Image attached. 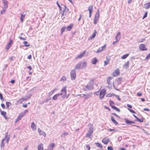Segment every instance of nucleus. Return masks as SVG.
Here are the masks:
<instances>
[{"mask_svg": "<svg viewBox=\"0 0 150 150\" xmlns=\"http://www.w3.org/2000/svg\"><path fill=\"white\" fill-rule=\"evenodd\" d=\"M66 88V87H64L61 90L62 93H60L54 95L52 97L53 100H57L58 99V98H59V96H62V95H63L62 96V98H64L66 96L67 90Z\"/></svg>", "mask_w": 150, "mask_h": 150, "instance_id": "1", "label": "nucleus"}, {"mask_svg": "<svg viewBox=\"0 0 150 150\" xmlns=\"http://www.w3.org/2000/svg\"><path fill=\"white\" fill-rule=\"evenodd\" d=\"M87 63L86 62H81L78 63L76 66L75 69H82L86 67Z\"/></svg>", "mask_w": 150, "mask_h": 150, "instance_id": "2", "label": "nucleus"}, {"mask_svg": "<svg viewBox=\"0 0 150 150\" xmlns=\"http://www.w3.org/2000/svg\"><path fill=\"white\" fill-rule=\"evenodd\" d=\"M77 95L79 96L80 97L83 98L86 100H87L91 98L93 95V93L91 92L86 94H82Z\"/></svg>", "mask_w": 150, "mask_h": 150, "instance_id": "3", "label": "nucleus"}, {"mask_svg": "<svg viewBox=\"0 0 150 150\" xmlns=\"http://www.w3.org/2000/svg\"><path fill=\"white\" fill-rule=\"evenodd\" d=\"M88 126H89V129L88 130V133L86 135V137L90 138L91 136L93 133V125L92 124H89Z\"/></svg>", "mask_w": 150, "mask_h": 150, "instance_id": "4", "label": "nucleus"}, {"mask_svg": "<svg viewBox=\"0 0 150 150\" xmlns=\"http://www.w3.org/2000/svg\"><path fill=\"white\" fill-rule=\"evenodd\" d=\"M99 10L98 9L96 12L93 20V23L94 24H97L99 20Z\"/></svg>", "mask_w": 150, "mask_h": 150, "instance_id": "5", "label": "nucleus"}, {"mask_svg": "<svg viewBox=\"0 0 150 150\" xmlns=\"http://www.w3.org/2000/svg\"><path fill=\"white\" fill-rule=\"evenodd\" d=\"M71 79L73 80L75 79L76 77V71L75 69L72 70L70 72Z\"/></svg>", "mask_w": 150, "mask_h": 150, "instance_id": "6", "label": "nucleus"}, {"mask_svg": "<svg viewBox=\"0 0 150 150\" xmlns=\"http://www.w3.org/2000/svg\"><path fill=\"white\" fill-rule=\"evenodd\" d=\"M106 93V91L105 89H103L101 90L100 91V100H102L104 96Z\"/></svg>", "mask_w": 150, "mask_h": 150, "instance_id": "7", "label": "nucleus"}, {"mask_svg": "<svg viewBox=\"0 0 150 150\" xmlns=\"http://www.w3.org/2000/svg\"><path fill=\"white\" fill-rule=\"evenodd\" d=\"M112 79H113V78L111 76H109V77L107 79V83L109 85H110V86H108L107 87L108 88H109L110 89L112 88V86L111 85L112 83L110 82V80H112Z\"/></svg>", "mask_w": 150, "mask_h": 150, "instance_id": "8", "label": "nucleus"}, {"mask_svg": "<svg viewBox=\"0 0 150 150\" xmlns=\"http://www.w3.org/2000/svg\"><path fill=\"white\" fill-rule=\"evenodd\" d=\"M84 87L85 88L83 89V90L87 91L92 89L93 88V86L90 84H88V85L85 86Z\"/></svg>", "mask_w": 150, "mask_h": 150, "instance_id": "9", "label": "nucleus"}, {"mask_svg": "<svg viewBox=\"0 0 150 150\" xmlns=\"http://www.w3.org/2000/svg\"><path fill=\"white\" fill-rule=\"evenodd\" d=\"M120 72L118 69H116L115 71L112 73V75L113 76H117L119 75Z\"/></svg>", "mask_w": 150, "mask_h": 150, "instance_id": "10", "label": "nucleus"}, {"mask_svg": "<svg viewBox=\"0 0 150 150\" xmlns=\"http://www.w3.org/2000/svg\"><path fill=\"white\" fill-rule=\"evenodd\" d=\"M0 112L1 113V115L4 117L5 120H8L9 119V118L7 117L6 116V112L5 111H2L1 109H0Z\"/></svg>", "mask_w": 150, "mask_h": 150, "instance_id": "11", "label": "nucleus"}, {"mask_svg": "<svg viewBox=\"0 0 150 150\" xmlns=\"http://www.w3.org/2000/svg\"><path fill=\"white\" fill-rule=\"evenodd\" d=\"M10 138V136L9 135H8V132H7L5 133V137L3 139H4V141L6 139V142L7 143H8L9 142V140Z\"/></svg>", "mask_w": 150, "mask_h": 150, "instance_id": "12", "label": "nucleus"}, {"mask_svg": "<svg viewBox=\"0 0 150 150\" xmlns=\"http://www.w3.org/2000/svg\"><path fill=\"white\" fill-rule=\"evenodd\" d=\"M93 6L92 5L88 7V10L89 11V17L91 18V16L92 13L93 11Z\"/></svg>", "mask_w": 150, "mask_h": 150, "instance_id": "13", "label": "nucleus"}, {"mask_svg": "<svg viewBox=\"0 0 150 150\" xmlns=\"http://www.w3.org/2000/svg\"><path fill=\"white\" fill-rule=\"evenodd\" d=\"M139 49L142 51H145L147 50V49L145 45L143 44H141L139 45Z\"/></svg>", "mask_w": 150, "mask_h": 150, "instance_id": "14", "label": "nucleus"}, {"mask_svg": "<svg viewBox=\"0 0 150 150\" xmlns=\"http://www.w3.org/2000/svg\"><path fill=\"white\" fill-rule=\"evenodd\" d=\"M2 2L4 4V8H7L8 7V2L6 0H2Z\"/></svg>", "mask_w": 150, "mask_h": 150, "instance_id": "15", "label": "nucleus"}, {"mask_svg": "<svg viewBox=\"0 0 150 150\" xmlns=\"http://www.w3.org/2000/svg\"><path fill=\"white\" fill-rule=\"evenodd\" d=\"M31 96V95L29 96L28 97V98H21L18 100V102L19 103H22L23 101L25 100L26 99H28L30 98Z\"/></svg>", "mask_w": 150, "mask_h": 150, "instance_id": "16", "label": "nucleus"}, {"mask_svg": "<svg viewBox=\"0 0 150 150\" xmlns=\"http://www.w3.org/2000/svg\"><path fill=\"white\" fill-rule=\"evenodd\" d=\"M38 131L40 135H43L45 137L46 136V135L44 131H42L39 128L38 129Z\"/></svg>", "mask_w": 150, "mask_h": 150, "instance_id": "17", "label": "nucleus"}, {"mask_svg": "<svg viewBox=\"0 0 150 150\" xmlns=\"http://www.w3.org/2000/svg\"><path fill=\"white\" fill-rule=\"evenodd\" d=\"M124 120L125 121V123L127 124H129L131 123L134 124L135 123L134 122L129 121L126 118H124Z\"/></svg>", "mask_w": 150, "mask_h": 150, "instance_id": "18", "label": "nucleus"}, {"mask_svg": "<svg viewBox=\"0 0 150 150\" xmlns=\"http://www.w3.org/2000/svg\"><path fill=\"white\" fill-rule=\"evenodd\" d=\"M144 8L146 9H149L150 8V2L145 4L144 5Z\"/></svg>", "mask_w": 150, "mask_h": 150, "instance_id": "19", "label": "nucleus"}, {"mask_svg": "<svg viewBox=\"0 0 150 150\" xmlns=\"http://www.w3.org/2000/svg\"><path fill=\"white\" fill-rule=\"evenodd\" d=\"M109 141V140L108 138H105L103 139L102 142L103 143L105 144H107L108 143Z\"/></svg>", "mask_w": 150, "mask_h": 150, "instance_id": "20", "label": "nucleus"}, {"mask_svg": "<svg viewBox=\"0 0 150 150\" xmlns=\"http://www.w3.org/2000/svg\"><path fill=\"white\" fill-rule=\"evenodd\" d=\"M43 146V144L42 143L39 144L38 146V150H44Z\"/></svg>", "mask_w": 150, "mask_h": 150, "instance_id": "21", "label": "nucleus"}, {"mask_svg": "<svg viewBox=\"0 0 150 150\" xmlns=\"http://www.w3.org/2000/svg\"><path fill=\"white\" fill-rule=\"evenodd\" d=\"M54 145V144L53 143L50 144L48 147L47 150H53Z\"/></svg>", "mask_w": 150, "mask_h": 150, "instance_id": "22", "label": "nucleus"}, {"mask_svg": "<svg viewBox=\"0 0 150 150\" xmlns=\"http://www.w3.org/2000/svg\"><path fill=\"white\" fill-rule=\"evenodd\" d=\"M122 80V79L121 78H119L117 79L116 80V85H118L121 83V81Z\"/></svg>", "mask_w": 150, "mask_h": 150, "instance_id": "23", "label": "nucleus"}, {"mask_svg": "<svg viewBox=\"0 0 150 150\" xmlns=\"http://www.w3.org/2000/svg\"><path fill=\"white\" fill-rule=\"evenodd\" d=\"M85 51L81 53L76 58V59H77L78 58H81L83 56V55L85 54Z\"/></svg>", "mask_w": 150, "mask_h": 150, "instance_id": "24", "label": "nucleus"}, {"mask_svg": "<svg viewBox=\"0 0 150 150\" xmlns=\"http://www.w3.org/2000/svg\"><path fill=\"white\" fill-rule=\"evenodd\" d=\"M98 61L97 59L96 58H93L92 59V63L93 64H95Z\"/></svg>", "mask_w": 150, "mask_h": 150, "instance_id": "25", "label": "nucleus"}, {"mask_svg": "<svg viewBox=\"0 0 150 150\" xmlns=\"http://www.w3.org/2000/svg\"><path fill=\"white\" fill-rule=\"evenodd\" d=\"M57 90V88H54L53 90L51 91L49 93L48 96H50L53 93L56 91Z\"/></svg>", "mask_w": 150, "mask_h": 150, "instance_id": "26", "label": "nucleus"}, {"mask_svg": "<svg viewBox=\"0 0 150 150\" xmlns=\"http://www.w3.org/2000/svg\"><path fill=\"white\" fill-rule=\"evenodd\" d=\"M31 127L33 130L34 131L36 129V126L34 124V122H33L31 123Z\"/></svg>", "mask_w": 150, "mask_h": 150, "instance_id": "27", "label": "nucleus"}, {"mask_svg": "<svg viewBox=\"0 0 150 150\" xmlns=\"http://www.w3.org/2000/svg\"><path fill=\"white\" fill-rule=\"evenodd\" d=\"M111 120L112 122L116 125H118V123L114 119L113 117L112 116L111 117Z\"/></svg>", "mask_w": 150, "mask_h": 150, "instance_id": "28", "label": "nucleus"}, {"mask_svg": "<svg viewBox=\"0 0 150 150\" xmlns=\"http://www.w3.org/2000/svg\"><path fill=\"white\" fill-rule=\"evenodd\" d=\"M111 120L112 122L116 125H118V123L114 119L113 117L112 116L111 117Z\"/></svg>", "mask_w": 150, "mask_h": 150, "instance_id": "29", "label": "nucleus"}, {"mask_svg": "<svg viewBox=\"0 0 150 150\" xmlns=\"http://www.w3.org/2000/svg\"><path fill=\"white\" fill-rule=\"evenodd\" d=\"M111 120L112 122L116 125H118V123L114 119L113 117L112 116L111 117Z\"/></svg>", "mask_w": 150, "mask_h": 150, "instance_id": "30", "label": "nucleus"}, {"mask_svg": "<svg viewBox=\"0 0 150 150\" xmlns=\"http://www.w3.org/2000/svg\"><path fill=\"white\" fill-rule=\"evenodd\" d=\"M73 26V24H71L69 25L66 27V29L67 31H70L72 29Z\"/></svg>", "mask_w": 150, "mask_h": 150, "instance_id": "31", "label": "nucleus"}, {"mask_svg": "<svg viewBox=\"0 0 150 150\" xmlns=\"http://www.w3.org/2000/svg\"><path fill=\"white\" fill-rule=\"evenodd\" d=\"M6 108L8 109V110L9 109V108L10 106L11 105V103L10 102L6 101Z\"/></svg>", "mask_w": 150, "mask_h": 150, "instance_id": "32", "label": "nucleus"}, {"mask_svg": "<svg viewBox=\"0 0 150 150\" xmlns=\"http://www.w3.org/2000/svg\"><path fill=\"white\" fill-rule=\"evenodd\" d=\"M129 61H128L123 65V67L126 69H128L129 67Z\"/></svg>", "mask_w": 150, "mask_h": 150, "instance_id": "33", "label": "nucleus"}, {"mask_svg": "<svg viewBox=\"0 0 150 150\" xmlns=\"http://www.w3.org/2000/svg\"><path fill=\"white\" fill-rule=\"evenodd\" d=\"M21 21L22 22L25 16V14L23 15L21 13Z\"/></svg>", "mask_w": 150, "mask_h": 150, "instance_id": "34", "label": "nucleus"}, {"mask_svg": "<svg viewBox=\"0 0 150 150\" xmlns=\"http://www.w3.org/2000/svg\"><path fill=\"white\" fill-rule=\"evenodd\" d=\"M95 144L98 147H99L100 148H103L102 145L100 144L98 142H97L95 143Z\"/></svg>", "mask_w": 150, "mask_h": 150, "instance_id": "35", "label": "nucleus"}, {"mask_svg": "<svg viewBox=\"0 0 150 150\" xmlns=\"http://www.w3.org/2000/svg\"><path fill=\"white\" fill-rule=\"evenodd\" d=\"M120 38H115L116 40L113 42V45H114L116 44L120 40Z\"/></svg>", "mask_w": 150, "mask_h": 150, "instance_id": "36", "label": "nucleus"}, {"mask_svg": "<svg viewBox=\"0 0 150 150\" xmlns=\"http://www.w3.org/2000/svg\"><path fill=\"white\" fill-rule=\"evenodd\" d=\"M112 108L115 109V110H116V111H117L118 112H120V110L115 106H112Z\"/></svg>", "mask_w": 150, "mask_h": 150, "instance_id": "37", "label": "nucleus"}, {"mask_svg": "<svg viewBox=\"0 0 150 150\" xmlns=\"http://www.w3.org/2000/svg\"><path fill=\"white\" fill-rule=\"evenodd\" d=\"M4 139H2L1 142V148L2 147L4 148Z\"/></svg>", "mask_w": 150, "mask_h": 150, "instance_id": "38", "label": "nucleus"}, {"mask_svg": "<svg viewBox=\"0 0 150 150\" xmlns=\"http://www.w3.org/2000/svg\"><path fill=\"white\" fill-rule=\"evenodd\" d=\"M69 134L68 132H64L61 135V137H64L65 136Z\"/></svg>", "mask_w": 150, "mask_h": 150, "instance_id": "39", "label": "nucleus"}, {"mask_svg": "<svg viewBox=\"0 0 150 150\" xmlns=\"http://www.w3.org/2000/svg\"><path fill=\"white\" fill-rule=\"evenodd\" d=\"M115 95L114 94L112 93H108L107 95L106 96V97H111L112 96H115Z\"/></svg>", "mask_w": 150, "mask_h": 150, "instance_id": "40", "label": "nucleus"}, {"mask_svg": "<svg viewBox=\"0 0 150 150\" xmlns=\"http://www.w3.org/2000/svg\"><path fill=\"white\" fill-rule=\"evenodd\" d=\"M129 55V54H125L121 58L122 59H126Z\"/></svg>", "mask_w": 150, "mask_h": 150, "instance_id": "41", "label": "nucleus"}, {"mask_svg": "<svg viewBox=\"0 0 150 150\" xmlns=\"http://www.w3.org/2000/svg\"><path fill=\"white\" fill-rule=\"evenodd\" d=\"M22 118V117H21V116H20V115H19L18 117L16 119V122L19 121L20 120H21Z\"/></svg>", "mask_w": 150, "mask_h": 150, "instance_id": "42", "label": "nucleus"}, {"mask_svg": "<svg viewBox=\"0 0 150 150\" xmlns=\"http://www.w3.org/2000/svg\"><path fill=\"white\" fill-rule=\"evenodd\" d=\"M143 120H144L143 119H139L138 117L137 118V119L136 120L137 121L139 122H143Z\"/></svg>", "mask_w": 150, "mask_h": 150, "instance_id": "43", "label": "nucleus"}, {"mask_svg": "<svg viewBox=\"0 0 150 150\" xmlns=\"http://www.w3.org/2000/svg\"><path fill=\"white\" fill-rule=\"evenodd\" d=\"M66 80V77L65 76H63L61 79V81H64Z\"/></svg>", "mask_w": 150, "mask_h": 150, "instance_id": "44", "label": "nucleus"}, {"mask_svg": "<svg viewBox=\"0 0 150 150\" xmlns=\"http://www.w3.org/2000/svg\"><path fill=\"white\" fill-rule=\"evenodd\" d=\"M103 48H100L96 52V53H99L100 52L103 51Z\"/></svg>", "mask_w": 150, "mask_h": 150, "instance_id": "45", "label": "nucleus"}, {"mask_svg": "<svg viewBox=\"0 0 150 150\" xmlns=\"http://www.w3.org/2000/svg\"><path fill=\"white\" fill-rule=\"evenodd\" d=\"M7 8H4V9H3L1 11V14H4L6 11V10Z\"/></svg>", "mask_w": 150, "mask_h": 150, "instance_id": "46", "label": "nucleus"}, {"mask_svg": "<svg viewBox=\"0 0 150 150\" xmlns=\"http://www.w3.org/2000/svg\"><path fill=\"white\" fill-rule=\"evenodd\" d=\"M13 43V41L11 39H10L9 42L7 44L8 45L11 46V44Z\"/></svg>", "mask_w": 150, "mask_h": 150, "instance_id": "47", "label": "nucleus"}, {"mask_svg": "<svg viewBox=\"0 0 150 150\" xmlns=\"http://www.w3.org/2000/svg\"><path fill=\"white\" fill-rule=\"evenodd\" d=\"M27 42L26 41H24L23 42L24 45L25 46L27 47H29L30 45H27Z\"/></svg>", "mask_w": 150, "mask_h": 150, "instance_id": "48", "label": "nucleus"}, {"mask_svg": "<svg viewBox=\"0 0 150 150\" xmlns=\"http://www.w3.org/2000/svg\"><path fill=\"white\" fill-rule=\"evenodd\" d=\"M120 35H121V34H120V32H118L116 34V36H115V38H118L119 37H120Z\"/></svg>", "mask_w": 150, "mask_h": 150, "instance_id": "49", "label": "nucleus"}, {"mask_svg": "<svg viewBox=\"0 0 150 150\" xmlns=\"http://www.w3.org/2000/svg\"><path fill=\"white\" fill-rule=\"evenodd\" d=\"M96 30H95V32L92 35L91 37V38H94L96 35Z\"/></svg>", "mask_w": 150, "mask_h": 150, "instance_id": "50", "label": "nucleus"}, {"mask_svg": "<svg viewBox=\"0 0 150 150\" xmlns=\"http://www.w3.org/2000/svg\"><path fill=\"white\" fill-rule=\"evenodd\" d=\"M51 98H46L45 100H44V102L45 103H47L48 102L49 100L51 99Z\"/></svg>", "mask_w": 150, "mask_h": 150, "instance_id": "51", "label": "nucleus"}, {"mask_svg": "<svg viewBox=\"0 0 150 150\" xmlns=\"http://www.w3.org/2000/svg\"><path fill=\"white\" fill-rule=\"evenodd\" d=\"M11 47V46L9 45H8L7 44L6 47V50H8Z\"/></svg>", "mask_w": 150, "mask_h": 150, "instance_id": "52", "label": "nucleus"}, {"mask_svg": "<svg viewBox=\"0 0 150 150\" xmlns=\"http://www.w3.org/2000/svg\"><path fill=\"white\" fill-rule=\"evenodd\" d=\"M0 98L1 100L2 101L4 100V99L3 98V96L2 94L0 93Z\"/></svg>", "mask_w": 150, "mask_h": 150, "instance_id": "53", "label": "nucleus"}, {"mask_svg": "<svg viewBox=\"0 0 150 150\" xmlns=\"http://www.w3.org/2000/svg\"><path fill=\"white\" fill-rule=\"evenodd\" d=\"M66 29V27H63L62 29H61V32L62 33H63V32H64V31Z\"/></svg>", "mask_w": 150, "mask_h": 150, "instance_id": "54", "label": "nucleus"}, {"mask_svg": "<svg viewBox=\"0 0 150 150\" xmlns=\"http://www.w3.org/2000/svg\"><path fill=\"white\" fill-rule=\"evenodd\" d=\"M19 115L21 116V117H22L25 115V112H22Z\"/></svg>", "mask_w": 150, "mask_h": 150, "instance_id": "55", "label": "nucleus"}, {"mask_svg": "<svg viewBox=\"0 0 150 150\" xmlns=\"http://www.w3.org/2000/svg\"><path fill=\"white\" fill-rule=\"evenodd\" d=\"M128 109L130 112H131L133 113H136V112L133 110L129 109V108H128Z\"/></svg>", "mask_w": 150, "mask_h": 150, "instance_id": "56", "label": "nucleus"}, {"mask_svg": "<svg viewBox=\"0 0 150 150\" xmlns=\"http://www.w3.org/2000/svg\"><path fill=\"white\" fill-rule=\"evenodd\" d=\"M115 96H116L117 97L118 100L119 101H121V98H120V96H119L115 95Z\"/></svg>", "mask_w": 150, "mask_h": 150, "instance_id": "57", "label": "nucleus"}, {"mask_svg": "<svg viewBox=\"0 0 150 150\" xmlns=\"http://www.w3.org/2000/svg\"><path fill=\"white\" fill-rule=\"evenodd\" d=\"M57 4L59 8V9L60 11H61L62 10L61 7L60 6V5L59 4V3L57 2Z\"/></svg>", "mask_w": 150, "mask_h": 150, "instance_id": "58", "label": "nucleus"}, {"mask_svg": "<svg viewBox=\"0 0 150 150\" xmlns=\"http://www.w3.org/2000/svg\"><path fill=\"white\" fill-rule=\"evenodd\" d=\"M107 149L108 150H113V149L112 147L111 146H108Z\"/></svg>", "mask_w": 150, "mask_h": 150, "instance_id": "59", "label": "nucleus"}, {"mask_svg": "<svg viewBox=\"0 0 150 150\" xmlns=\"http://www.w3.org/2000/svg\"><path fill=\"white\" fill-rule=\"evenodd\" d=\"M150 58V53L149 54L146 58V59H149Z\"/></svg>", "mask_w": 150, "mask_h": 150, "instance_id": "60", "label": "nucleus"}, {"mask_svg": "<svg viewBox=\"0 0 150 150\" xmlns=\"http://www.w3.org/2000/svg\"><path fill=\"white\" fill-rule=\"evenodd\" d=\"M109 62V61L107 60L105 61L104 62V65L105 66L107 65L108 64Z\"/></svg>", "mask_w": 150, "mask_h": 150, "instance_id": "61", "label": "nucleus"}, {"mask_svg": "<svg viewBox=\"0 0 150 150\" xmlns=\"http://www.w3.org/2000/svg\"><path fill=\"white\" fill-rule=\"evenodd\" d=\"M1 107L3 109H5V105L4 104L2 103L1 104Z\"/></svg>", "mask_w": 150, "mask_h": 150, "instance_id": "62", "label": "nucleus"}, {"mask_svg": "<svg viewBox=\"0 0 150 150\" xmlns=\"http://www.w3.org/2000/svg\"><path fill=\"white\" fill-rule=\"evenodd\" d=\"M147 13H148L147 12H145V14L144 15V16H143V18H146L147 17Z\"/></svg>", "mask_w": 150, "mask_h": 150, "instance_id": "63", "label": "nucleus"}, {"mask_svg": "<svg viewBox=\"0 0 150 150\" xmlns=\"http://www.w3.org/2000/svg\"><path fill=\"white\" fill-rule=\"evenodd\" d=\"M109 103H110V105H111L112 104H114V102L112 101L111 100H110L109 101Z\"/></svg>", "mask_w": 150, "mask_h": 150, "instance_id": "64", "label": "nucleus"}]
</instances>
